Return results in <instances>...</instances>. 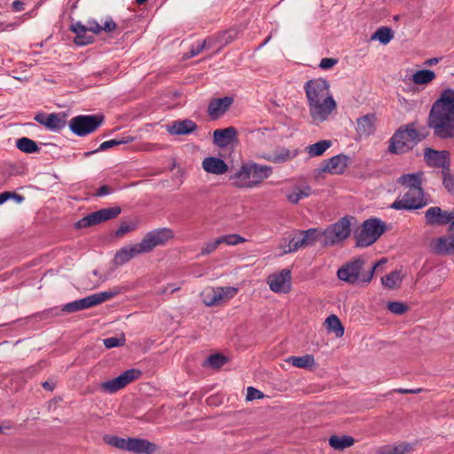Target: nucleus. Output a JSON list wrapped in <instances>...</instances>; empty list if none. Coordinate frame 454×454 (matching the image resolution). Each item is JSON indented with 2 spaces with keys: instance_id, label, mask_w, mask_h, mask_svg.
I'll return each mask as SVG.
<instances>
[{
  "instance_id": "obj_6",
  "label": "nucleus",
  "mask_w": 454,
  "mask_h": 454,
  "mask_svg": "<svg viewBox=\"0 0 454 454\" xmlns=\"http://www.w3.org/2000/svg\"><path fill=\"white\" fill-rule=\"evenodd\" d=\"M386 231V224L379 218L365 220L355 232L356 247H366L375 243Z\"/></svg>"
},
{
  "instance_id": "obj_50",
  "label": "nucleus",
  "mask_w": 454,
  "mask_h": 454,
  "mask_svg": "<svg viewBox=\"0 0 454 454\" xmlns=\"http://www.w3.org/2000/svg\"><path fill=\"white\" fill-rule=\"evenodd\" d=\"M219 239L221 240V244L225 243L227 245L232 246L243 243L246 240L239 234H229L225 236H221L219 237Z\"/></svg>"
},
{
  "instance_id": "obj_55",
  "label": "nucleus",
  "mask_w": 454,
  "mask_h": 454,
  "mask_svg": "<svg viewBox=\"0 0 454 454\" xmlns=\"http://www.w3.org/2000/svg\"><path fill=\"white\" fill-rule=\"evenodd\" d=\"M338 63L337 59L333 58H324L321 59L319 67L324 70H327L332 68L334 65Z\"/></svg>"
},
{
  "instance_id": "obj_41",
  "label": "nucleus",
  "mask_w": 454,
  "mask_h": 454,
  "mask_svg": "<svg viewBox=\"0 0 454 454\" xmlns=\"http://www.w3.org/2000/svg\"><path fill=\"white\" fill-rule=\"evenodd\" d=\"M412 450L410 443H400L394 446H385L377 454H406Z\"/></svg>"
},
{
  "instance_id": "obj_1",
  "label": "nucleus",
  "mask_w": 454,
  "mask_h": 454,
  "mask_svg": "<svg viewBox=\"0 0 454 454\" xmlns=\"http://www.w3.org/2000/svg\"><path fill=\"white\" fill-rule=\"evenodd\" d=\"M427 125L434 137L454 139V89L448 87L440 91L429 110Z\"/></svg>"
},
{
  "instance_id": "obj_10",
  "label": "nucleus",
  "mask_w": 454,
  "mask_h": 454,
  "mask_svg": "<svg viewBox=\"0 0 454 454\" xmlns=\"http://www.w3.org/2000/svg\"><path fill=\"white\" fill-rule=\"evenodd\" d=\"M174 238L169 228H158L147 232L138 243L144 254L152 252L156 247L165 246Z\"/></svg>"
},
{
  "instance_id": "obj_53",
  "label": "nucleus",
  "mask_w": 454,
  "mask_h": 454,
  "mask_svg": "<svg viewBox=\"0 0 454 454\" xmlns=\"http://www.w3.org/2000/svg\"><path fill=\"white\" fill-rule=\"evenodd\" d=\"M263 396H264V395L262 391H260L253 387H247V401L262 399V398H263Z\"/></svg>"
},
{
  "instance_id": "obj_39",
  "label": "nucleus",
  "mask_w": 454,
  "mask_h": 454,
  "mask_svg": "<svg viewBox=\"0 0 454 454\" xmlns=\"http://www.w3.org/2000/svg\"><path fill=\"white\" fill-rule=\"evenodd\" d=\"M16 146L26 153H35L40 151L38 145L34 140L26 137L19 138L16 142Z\"/></svg>"
},
{
  "instance_id": "obj_34",
  "label": "nucleus",
  "mask_w": 454,
  "mask_h": 454,
  "mask_svg": "<svg viewBox=\"0 0 454 454\" xmlns=\"http://www.w3.org/2000/svg\"><path fill=\"white\" fill-rule=\"evenodd\" d=\"M228 362V358L223 354H214L208 356L202 363V367H210L218 370Z\"/></svg>"
},
{
  "instance_id": "obj_21",
  "label": "nucleus",
  "mask_w": 454,
  "mask_h": 454,
  "mask_svg": "<svg viewBox=\"0 0 454 454\" xmlns=\"http://www.w3.org/2000/svg\"><path fill=\"white\" fill-rule=\"evenodd\" d=\"M127 450L136 454H153L157 446L146 439L129 437Z\"/></svg>"
},
{
  "instance_id": "obj_49",
  "label": "nucleus",
  "mask_w": 454,
  "mask_h": 454,
  "mask_svg": "<svg viewBox=\"0 0 454 454\" xmlns=\"http://www.w3.org/2000/svg\"><path fill=\"white\" fill-rule=\"evenodd\" d=\"M387 309L394 314L402 315L408 310V306L401 301H389L387 303Z\"/></svg>"
},
{
  "instance_id": "obj_52",
  "label": "nucleus",
  "mask_w": 454,
  "mask_h": 454,
  "mask_svg": "<svg viewBox=\"0 0 454 454\" xmlns=\"http://www.w3.org/2000/svg\"><path fill=\"white\" fill-rule=\"evenodd\" d=\"M80 310L86 309L96 306L94 299L91 295L86 296L82 299L76 300Z\"/></svg>"
},
{
  "instance_id": "obj_60",
  "label": "nucleus",
  "mask_w": 454,
  "mask_h": 454,
  "mask_svg": "<svg viewBox=\"0 0 454 454\" xmlns=\"http://www.w3.org/2000/svg\"><path fill=\"white\" fill-rule=\"evenodd\" d=\"M112 192H113V189L110 186L105 184V185L100 186L97 190V192L94 193V196L95 197H102L105 195H108Z\"/></svg>"
},
{
  "instance_id": "obj_48",
  "label": "nucleus",
  "mask_w": 454,
  "mask_h": 454,
  "mask_svg": "<svg viewBox=\"0 0 454 454\" xmlns=\"http://www.w3.org/2000/svg\"><path fill=\"white\" fill-rule=\"evenodd\" d=\"M136 229V223L133 222H121L118 229L115 231V237H122Z\"/></svg>"
},
{
  "instance_id": "obj_61",
  "label": "nucleus",
  "mask_w": 454,
  "mask_h": 454,
  "mask_svg": "<svg viewBox=\"0 0 454 454\" xmlns=\"http://www.w3.org/2000/svg\"><path fill=\"white\" fill-rule=\"evenodd\" d=\"M24 2L22 0H15L12 4V9L13 12H21L24 10Z\"/></svg>"
},
{
  "instance_id": "obj_3",
  "label": "nucleus",
  "mask_w": 454,
  "mask_h": 454,
  "mask_svg": "<svg viewBox=\"0 0 454 454\" xmlns=\"http://www.w3.org/2000/svg\"><path fill=\"white\" fill-rule=\"evenodd\" d=\"M387 262L386 258H381L367 270H364L365 260L363 257H356L344 263L337 270V277L340 280L349 285L369 284L373 278L376 269Z\"/></svg>"
},
{
  "instance_id": "obj_15",
  "label": "nucleus",
  "mask_w": 454,
  "mask_h": 454,
  "mask_svg": "<svg viewBox=\"0 0 454 454\" xmlns=\"http://www.w3.org/2000/svg\"><path fill=\"white\" fill-rule=\"evenodd\" d=\"M424 161L430 168H441V172L448 170L451 166L450 153L447 150L439 151L427 147L424 151Z\"/></svg>"
},
{
  "instance_id": "obj_51",
  "label": "nucleus",
  "mask_w": 454,
  "mask_h": 454,
  "mask_svg": "<svg viewBox=\"0 0 454 454\" xmlns=\"http://www.w3.org/2000/svg\"><path fill=\"white\" fill-rule=\"evenodd\" d=\"M301 247H306L304 242H301V238L294 237L290 239L288 244V249L285 250V253H293L297 251Z\"/></svg>"
},
{
  "instance_id": "obj_29",
  "label": "nucleus",
  "mask_w": 454,
  "mask_h": 454,
  "mask_svg": "<svg viewBox=\"0 0 454 454\" xmlns=\"http://www.w3.org/2000/svg\"><path fill=\"white\" fill-rule=\"evenodd\" d=\"M239 289L232 286L217 287L213 289V297L207 302L208 306L217 305L223 299H231L238 293Z\"/></svg>"
},
{
  "instance_id": "obj_42",
  "label": "nucleus",
  "mask_w": 454,
  "mask_h": 454,
  "mask_svg": "<svg viewBox=\"0 0 454 454\" xmlns=\"http://www.w3.org/2000/svg\"><path fill=\"white\" fill-rule=\"evenodd\" d=\"M394 37V33L390 27H379L372 35V40H378L382 44H387Z\"/></svg>"
},
{
  "instance_id": "obj_59",
  "label": "nucleus",
  "mask_w": 454,
  "mask_h": 454,
  "mask_svg": "<svg viewBox=\"0 0 454 454\" xmlns=\"http://www.w3.org/2000/svg\"><path fill=\"white\" fill-rule=\"evenodd\" d=\"M116 23L111 18H109L106 20L104 26H101V31L112 32L116 29Z\"/></svg>"
},
{
  "instance_id": "obj_16",
  "label": "nucleus",
  "mask_w": 454,
  "mask_h": 454,
  "mask_svg": "<svg viewBox=\"0 0 454 454\" xmlns=\"http://www.w3.org/2000/svg\"><path fill=\"white\" fill-rule=\"evenodd\" d=\"M292 273L289 269H283L278 273L271 274L267 278L270 289L277 294H287L292 288Z\"/></svg>"
},
{
  "instance_id": "obj_24",
  "label": "nucleus",
  "mask_w": 454,
  "mask_h": 454,
  "mask_svg": "<svg viewBox=\"0 0 454 454\" xmlns=\"http://www.w3.org/2000/svg\"><path fill=\"white\" fill-rule=\"evenodd\" d=\"M70 31L75 34L74 43L79 46L88 45L94 42V36L87 35L89 31L81 21H76L70 26Z\"/></svg>"
},
{
  "instance_id": "obj_37",
  "label": "nucleus",
  "mask_w": 454,
  "mask_h": 454,
  "mask_svg": "<svg viewBox=\"0 0 454 454\" xmlns=\"http://www.w3.org/2000/svg\"><path fill=\"white\" fill-rule=\"evenodd\" d=\"M435 78V73L430 69H422L415 72L412 82L415 84L424 85L431 82Z\"/></svg>"
},
{
  "instance_id": "obj_63",
  "label": "nucleus",
  "mask_w": 454,
  "mask_h": 454,
  "mask_svg": "<svg viewBox=\"0 0 454 454\" xmlns=\"http://www.w3.org/2000/svg\"><path fill=\"white\" fill-rule=\"evenodd\" d=\"M18 26H19V23H17V22H12V23L0 22V29L3 31L13 29L15 27H17Z\"/></svg>"
},
{
  "instance_id": "obj_8",
  "label": "nucleus",
  "mask_w": 454,
  "mask_h": 454,
  "mask_svg": "<svg viewBox=\"0 0 454 454\" xmlns=\"http://www.w3.org/2000/svg\"><path fill=\"white\" fill-rule=\"evenodd\" d=\"M104 116L99 114L77 115L69 121L70 130L78 137H86L95 132L103 123Z\"/></svg>"
},
{
  "instance_id": "obj_36",
  "label": "nucleus",
  "mask_w": 454,
  "mask_h": 454,
  "mask_svg": "<svg viewBox=\"0 0 454 454\" xmlns=\"http://www.w3.org/2000/svg\"><path fill=\"white\" fill-rule=\"evenodd\" d=\"M286 361L297 368H309L315 364V358L312 355L289 356Z\"/></svg>"
},
{
  "instance_id": "obj_23",
  "label": "nucleus",
  "mask_w": 454,
  "mask_h": 454,
  "mask_svg": "<svg viewBox=\"0 0 454 454\" xmlns=\"http://www.w3.org/2000/svg\"><path fill=\"white\" fill-rule=\"evenodd\" d=\"M138 243L130 246H125L118 250L114 255V261L116 265H123L128 262L130 259L137 254H144L140 250Z\"/></svg>"
},
{
  "instance_id": "obj_20",
  "label": "nucleus",
  "mask_w": 454,
  "mask_h": 454,
  "mask_svg": "<svg viewBox=\"0 0 454 454\" xmlns=\"http://www.w3.org/2000/svg\"><path fill=\"white\" fill-rule=\"evenodd\" d=\"M234 98L232 97H223L212 99L207 106V114L212 119H217L224 114L232 105Z\"/></svg>"
},
{
  "instance_id": "obj_45",
  "label": "nucleus",
  "mask_w": 454,
  "mask_h": 454,
  "mask_svg": "<svg viewBox=\"0 0 454 454\" xmlns=\"http://www.w3.org/2000/svg\"><path fill=\"white\" fill-rule=\"evenodd\" d=\"M237 36H238V31L233 28L217 34V40L219 43V46L221 47L224 44H227V43L232 42L234 39L237 38Z\"/></svg>"
},
{
  "instance_id": "obj_2",
  "label": "nucleus",
  "mask_w": 454,
  "mask_h": 454,
  "mask_svg": "<svg viewBox=\"0 0 454 454\" xmlns=\"http://www.w3.org/2000/svg\"><path fill=\"white\" fill-rule=\"evenodd\" d=\"M426 223L430 226L446 225L450 223L454 229V209L443 211L440 207H431L425 212ZM432 251L436 254L450 255L454 254V236H442L434 239L430 244Z\"/></svg>"
},
{
  "instance_id": "obj_44",
  "label": "nucleus",
  "mask_w": 454,
  "mask_h": 454,
  "mask_svg": "<svg viewBox=\"0 0 454 454\" xmlns=\"http://www.w3.org/2000/svg\"><path fill=\"white\" fill-rule=\"evenodd\" d=\"M442 185L444 188L450 192L454 194V174L451 171V168H449L448 170H444L441 172Z\"/></svg>"
},
{
  "instance_id": "obj_12",
  "label": "nucleus",
  "mask_w": 454,
  "mask_h": 454,
  "mask_svg": "<svg viewBox=\"0 0 454 454\" xmlns=\"http://www.w3.org/2000/svg\"><path fill=\"white\" fill-rule=\"evenodd\" d=\"M142 375V372L138 369H129L121 375L112 380L104 381L100 384V389L108 394H114L120 389L125 387L132 381L137 380Z\"/></svg>"
},
{
  "instance_id": "obj_26",
  "label": "nucleus",
  "mask_w": 454,
  "mask_h": 454,
  "mask_svg": "<svg viewBox=\"0 0 454 454\" xmlns=\"http://www.w3.org/2000/svg\"><path fill=\"white\" fill-rule=\"evenodd\" d=\"M423 176V171L403 174L398 178L397 183L401 185L406 186L408 190H418L419 192L424 191L422 187Z\"/></svg>"
},
{
  "instance_id": "obj_28",
  "label": "nucleus",
  "mask_w": 454,
  "mask_h": 454,
  "mask_svg": "<svg viewBox=\"0 0 454 454\" xmlns=\"http://www.w3.org/2000/svg\"><path fill=\"white\" fill-rule=\"evenodd\" d=\"M375 114H367L356 120V130L360 135L369 136L375 130Z\"/></svg>"
},
{
  "instance_id": "obj_54",
  "label": "nucleus",
  "mask_w": 454,
  "mask_h": 454,
  "mask_svg": "<svg viewBox=\"0 0 454 454\" xmlns=\"http://www.w3.org/2000/svg\"><path fill=\"white\" fill-rule=\"evenodd\" d=\"M220 244H221V240L219 239V238H217L213 242L207 243L205 245V247L202 248L201 254H211L212 252H214L217 248V247Z\"/></svg>"
},
{
  "instance_id": "obj_19",
  "label": "nucleus",
  "mask_w": 454,
  "mask_h": 454,
  "mask_svg": "<svg viewBox=\"0 0 454 454\" xmlns=\"http://www.w3.org/2000/svg\"><path fill=\"white\" fill-rule=\"evenodd\" d=\"M167 131L171 135L184 136L189 135L198 129L195 121L190 119L177 120L167 125Z\"/></svg>"
},
{
  "instance_id": "obj_38",
  "label": "nucleus",
  "mask_w": 454,
  "mask_h": 454,
  "mask_svg": "<svg viewBox=\"0 0 454 454\" xmlns=\"http://www.w3.org/2000/svg\"><path fill=\"white\" fill-rule=\"evenodd\" d=\"M329 332L334 333L337 337H342L344 334V326L336 315H330L325 321Z\"/></svg>"
},
{
  "instance_id": "obj_22",
  "label": "nucleus",
  "mask_w": 454,
  "mask_h": 454,
  "mask_svg": "<svg viewBox=\"0 0 454 454\" xmlns=\"http://www.w3.org/2000/svg\"><path fill=\"white\" fill-rule=\"evenodd\" d=\"M213 138L217 146L226 147L237 138V129L232 126L215 129L213 133Z\"/></svg>"
},
{
  "instance_id": "obj_9",
  "label": "nucleus",
  "mask_w": 454,
  "mask_h": 454,
  "mask_svg": "<svg viewBox=\"0 0 454 454\" xmlns=\"http://www.w3.org/2000/svg\"><path fill=\"white\" fill-rule=\"evenodd\" d=\"M427 205L424 191L408 190L391 204L390 207L395 210L413 211Z\"/></svg>"
},
{
  "instance_id": "obj_56",
  "label": "nucleus",
  "mask_w": 454,
  "mask_h": 454,
  "mask_svg": "<svg viewBox=\"0 0 454 454\" xmlns=\"http://www.w3.org/2000/svg\"><path fill=\"white\" fill-rule=\"evenodd\" d=\"M61 310L65 313H73V312L80 311V309H79L77 301H74L65 304Z\"/></svg>"
},
{
  "instance_id": "obj_40",
  "label": "nucleus",
  "mask_w": 454,
  "mask_h": 454,
  "mask_svg": "<svg viewBox=\"0 0 454 454\" xmlns=\"http://www.w3.org/2000/svg\"><path fill=\"white\" fill-rule=\"evenodd\" d=\"M103 441L105 443H106L112 447H114L116 449L122 450H127L129 437L122 438V437H120L117 435L106 434L103 437Z\"/></svg>"
},
{
  "instance_id": "obj_31",
  "label": "nucleus",
  "mask_w": 454,
  "mask_h": 454,
  "mask_svg": "<svg viewBox=\"0 0 454 454\" xmlns=\"http://www.w3.org/2000/svg\"><path fill=\"white\" fill-rule=\"evenodd\" d=\"M311 193L312 189L309 185L296 186L286 195V199L290 203L297 204L301 199L308 198Z\"/></svg>"
},
{
  "instance_id": "obj_25",
  "label": "nucleus",
  "mask_w": 454,
  "mask_h": 454,
  "mask_svg": "<svg viewBox=\"0 0 454 454\" xmlns=\"http://www.w3.org/2000/svg\"><path fill=\"white\" fill-rule=\"evenodd\" d=\"M301 237V242H304L306 247H312L317 242L324 247L325 241V230L321 231L318 228H310L306 231H299Z\"/></svg>"
},
{
  "instance_id": "obj_11",
  "label": "nucleus",
  "mask_w": 454,
  "mask_h": 454,
  "mask_svg": "<svg viewBox=\"0 0 454 454\" xmlns=\"http://www.w3.org/2000/svg\"><path fill=\"white\" fill-rule=\"evenodd\" d=\"M121 213V207L119 206L101 208L92 212L74 223L76 229H82L100 224L104 222L116 218Z\"/></svg>"
},
{
  "instance_id": "obj_35",
  "label": "nucleus",
  "mask_w": 454,
  "mask_h": 454,
  "mask_svg": "<svg viewBox=\"0 0 454 454\" xmlns=\"http://www.w3.org/2000/svg\"><path fill=\"white\" fill-rule=\"evenodd\" d=\"M332 145L330 140H320L306 147V152L310 157L321 156Z\"/></svg>"
},
{
  "instance_id": "obj_13",
  "label": "nucleus",
  "mask_w": 454,
  "mask_h": 454,
  "mask_svg": "<svg viewBox=\"0 0 454 454\" xmlns=\"http://www.w3.org/2000/svg\"><path fill=\"white\" fill-rule=\"evenodd\" d=\"M310 117L315 123L327 120L331 113L336 108L333 98H326L308 103Z\"/></svg>"
},
{
  "instance_id": "obj_62",
  "label": "nucleus",
  "mask_w": 454,
  "mask_h": 454,
  "mask_svg": "<svg viewBox=\"0 0 454 454\" xmlns=\"http://www.w3.org/2000/svg\"><path fill=\"white\" fill-rule=\"evenodd\" d=\"M204 41H209V42L206 43V49L213 48L216 45V43L219 44L218 40H217V35H215V36H209L207 39H205Z\"/></svg>"
},
{
  "instance_id": "obj_33",
  "label": "nucleus",
  "mask_w": 454,
  "mask_h": 454,
  "mask_svg": "<svg viewBox=\"0 0 454 454\" xmlns=\"http://www.w3.org/2000/svg\"><path fill=\"white\" fill-rule=\"evenodd\" d=\"M355 439L349 435H333L329 438V445L334 450H341L354 444Z\"/></svg>"
},
{
  "instance_id": "obj_27",
  "label": "nucleus",
  "mask_w": 454,
  "mask_h": 454,
  "mask_svg": "<svg viewBox=\"0 0 454 454\" xmlns=\"http://www.w3.org/2000/svg\"><path fill=\"white\" fill-rule=\"evenodd\" d=\"M203 169L211 174L222 175L228 170L226 162L217 157H207L202 161Z\"/></svg>"
},
{
  "instance_id": "obj_14",
  "label": "nucleus",
  "mask_w": 454,
  "mask_h": 454,
  "mask_svg": "<svg viewBox=\"0 0 454 454\" xmlns=\"http://www.w3.org/2000/svg\"><path fill=\"white\" fill-rule=\"evenodd\" d=\"M330 84L323 78L311 79L305 82L304 90L308 103L314 102L326 98H333L330 95Z\"/></svg>"
},
{
  "instance_id": "obj_58",
  "label": "nucleus",
  "mask_w": 454,
  "mask_h": 454,
  "mask_svg": "<svg viewBox=\"0 0 454 454\" xmlns=\"http://www.w3.org/2000/svg\"><path fill=\"white\" fill-rule=\"evenodd\" d=\"M208 41H203L201 43L198 44L197 46H192L190 51L189 57H194L199 55L204 49H206V43Z\"/></svg>"
},
{
  "instance_id": "obj_47",
  "label": "nucleus",
  "mask_w": 454,
  "mask_h": 454,
  "mask_svg": "<svg viewBox=\"0 0 454 454\" xmlns=\"http://www.w3.org/2000/svg\"><path fill=\"white\" fill-rule=\"evenodd\" d=\"M126 339L124 334L121 337H109L103 340L104 345L106 348H113L121 347L125 344Z\"/></svg>"
},
{
  "instance_id": "obj_46",
  "label": "nucleus",
  "mask_w": 454,
  "mask_h": 454,
  "mask_svg": "<svg viewBox=\"0 0 454 454\" xmlns=\"http://www.w3.org/2000/svg\"><path fill=\"white\" fill-rule=\"evenodd\" d=\"M120 292L118 290L105 291V292H101V293L93 294L92 297H93L95 304L97 306L106 301H108V300L115 297Z\"/></svg>"
},
{
  "instance_id": "obj_43",
  "label": "nucleus",
  "mask_w": 454,
  "mask_h": 454,
  "mask_svg": "<svg viewBox=\"0 0 454 454\" xmlns=\"http://www.w3.org/2000/svg\"><path fill=\"white\" fill-rule=\"evenodd\" d=\"M402 282L400 271L394 270L381 278V284L388 289H395Z\"/></svg>"
},
{
  "instance_id": "obj_5",
  "label": "nucleus",
  "mask_w": 454,
  "mask_h": 454,
  "mask_svg": "<svg viewBox=\"0 0 454 454\" xmlns=\"http://www.w3.org/2000/svg\"><path fill=\"white\" fill-rule=\"evenodd\" d=\"M272 174L270 166L255 162L243 164L240 168L230 177L231 184L237 188H253L259 185Z\"/></svg>"
},
{
  "instance_id": "obj_64",
  "label": "nucleus",
  "mask_w": 454,
  "mask_h": 454,
  "mask_svg": "<svg viewBox=\"0 0 454 454\" xmlns=\"http://www.w3.org/2000/svg\"><path fill=\"white\" fill-rule=\"evenodd\" d=\"M395 392L400 394H419L422 391L421 388H416V389H408V388H397L395 389Z\"/></svg>"
},
{
  "instance_id": "obj_4",
  "label": "nucleus",
  "mask_w": 454,
  "mask_h": 454,
  "mask_svg": "<svg viewBox=\"0 0 454 454\" xmlns=\"http://www.w3.org/2000/svg\"><path fill=\"white\" fill-rule=\"evenodd\" d=\"M425 138L426 137L418 131L416 122L402 125L390 137L388 152L396 155L409 153Z\"/></svg>"
},
{
  "instance_id": "obj_30",
  "label": "nucleus",
  "mask_w": 454,
  "mask_h": 454,
  "mask_svg": "<svg viewBox=\"0 0 454 454\" xmlns=\"http://www.w3.org/2000/svg\"><path fill=\"white\" fill-rule=\"evenodd\" d=\"M296 154V153H292L287 148H280L272 154L266 155L263 158L270 162L279 164L294 158Z\"/></svg>"
},
{
  "instance_id": "obj_7",
  "label": "nucleus",
  "mask_w": 454,
  "mask_h": 454,
  "mask_svg": "<svg viewBox=\"0 0 454 454\" xmlns=\"http://www.w3.org/2000/svg\"><path fill=\"white\" fill-rule=\"evenodd\" d=\"M355 220L352 215H345L325 229L324 247L344 241L350 235L351 223Z\"/></svg>"
},
{
  "instance_id": "obj_17",
  "label": "nucleus",
  "mask_w": 454,
  "mask_h": 454,
  "mask_svg": "<svg viewBox=\"0 0 454 454\" xmlns=\"http://www.w3.org/2000/svg\"><path fill=\"white\" fill-rule=\"evenodd\" d=\"M350 160V157L346 154H337L324 161L321 171L333 175H341L345 172Z\"/></svg>"
},
{
  "instance_id": "obj_18",
  "label": "nucleus",
  "mask_w": 454,
  "mask_h": 454,
  "mask_svg": "<svg viewBox=\"0 0 454 454\" xmlns=\"http://www.w3.org/2000/svg\"><path fill=\"white\" fill-rule=\"evenodd\" d=\"M34 120L39 124L44 126L47 129L59 132L66 126V120L60 117L59 114L38 113Z\"/></svg>"
},
{
  "instance_id": "obj_32",
  "label": "nucleus",
  "mask_w": 454,
  "mask_h": 454,
  "mask_svg": "<svg viewBox=\"0 0 454 454\" xmlns=\"http://www.w3.org/2000/svg\"><path fill=\"white\" fill-rule=\"evenodd\" d=\"M133 140H134L133 137H128L127 138H121V139L107 140V141L103 142L99 145L98 148H97L95 150H92V151L86 152V153H84L83 155H84V157H90L92 154L97 153H98L100 151H106V150H107L109 148H112L114 146H117V145H124V144L132 142Z\"/></svg>"
},
{
  "instance_id": "obj_57",
  "label": "nucleus",
  "mask_w": 454,
  "mask_h": 454,
  "mask_svg": "<svg viewBox=\"0 0 454 454\" xmlns=\"http://www.w3.org/2000/svg\"><path fill=\"white\" fill-rule=\"evenodd\" d=\"M89 31L92 32L95 35H98L101 32V26L95 20H90L88 21V26H86Z\"/></svg>"
}]
</instances>
